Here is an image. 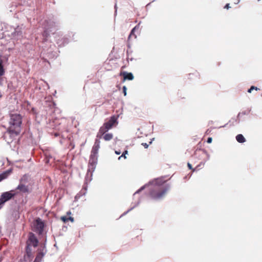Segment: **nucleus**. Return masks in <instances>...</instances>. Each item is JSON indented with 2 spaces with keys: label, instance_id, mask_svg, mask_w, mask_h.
Here are the masks:
<instances>
[{
  "label": "nucleus",
  "instance_id": "1",
  "mask_svg": "<svg viewBox=\"0 0 262 262\" xmlns=\"http://www.w3.org/2000/svg\"><path fill=\"white\" fill-rule=\"evenodd\" d=\"M167 180L164 177L154 179L149 184V196L155 200L164 198L170 189V186L166 183Z\"/></svg>",
  "mask_w": 262,
  "mask_h": 262
},
{
  "label": "nucleus",
  "instance_id": "2",
  "mask_svg": "<svg viewBox=\"0 0 262 262\" xmlns=\"http://www.w3.org/2000/svg\"><path fill=\"white\" fill-rule=\"evenodd\" d=\"M118 116L113 115L110 119L105 122L103 125L100 128L97 137H100L106 133L109 129L112 128L114 126H116L118 123Z\"/></svg>",
  "mask_w": 262,
  "mask_h": 262
},
{
  "label": "nucleus",
  "instance_id": "3",
  "mask_svg": "<svg viewBox=\"0 0 262 262\" xmlns=\"http://www.w3.org/2000/svg\"><path fill=\"white\" fill-rule=\"evenodd\" d=\"M22 124V117L20 115L12 114L10 115L9 122V128L16 130L21 132V126Z\"/></svg>",
  "mask_w": 262,
  "mask_h": 262
},
{
  "label": "nucleus",
  "instance_id": "4",
  "mask_svg": "<svg viewBox=\"0 0 262 262\" xmlns=\"http://www.w3.org/2000/svg\"><path fill=\"white\" fill-rule=\"evenodd\" d=\"M20 133V132L19 131L8 127L4 134V138L6 141L10 143Z\"/></svg>",
  "mask_w": 262,
  "mask_h": 262
},
{
  "label": "nucleus",
  "instance_id": "5",
  "mask_svg": "<svg viewBox=\"0 0 262 262\" xmlns=\"http://www.w3.org/2000/svg\"><path fill=\"white\" fill-rule=\"evenodd\" d=\"M33 227L34 231L38 233L39 234H41L43 232L45 224L40 219L38 218L35 221Z\"/></svg>",
  "mask_w": 262,
  "mask_h": 262
},
{
  "label": "nucleus",
  "instance_id": "6",
  "mask_svg": "<svg viewBox=\"0 0 262 262\" xmlns=\"http://www.w3.org/2000/svg\"><path fill=\"white\" fill-rule=\"evenodd\" d=\"M98 161V156L90 155L88 164V170L89 171H94Z\"/></svg>",
  "mask_w": 262,
  "mask_h": 262
},
{
  "label": "nucleus",
  "instance_id": "7",
  "mask_svg": "<svg viewBox=\"0 0 262 262\" xmlns=\"http://www.w3.org/2000/svg\"><path fill=\"white\" fill-rule=\"evenodd\" d=\"M38 241L34 234L32 232H30L29 234V238L27 241V246H32L34 247H36L38 245Z\"/></svg>",
  "mask_w": 262,
  "mask_h": 262
},
{
  "label": "nucleus",
  "instance_id": "8",
  "mask_svg": "<svg viewBox=\"0 0 262 262\" xmlns=\"http://www.w3.org/2000/svg\"><path fill=\"white\" fill-rule=\"evenodd\" d=\"M195 155H196V156L199 155V156L205 157L204 161L201 162L200 163V164L196 166V168L198 167L200 165H204L205 164V162L209 159V155H208L206 151L205 150L200 149L199 150H196L195 152Z\"/></svg>",
  "mask_w": 262,
  "mask_h": 262
},
{
  "label": "nucleus",
  "instance_id": "9",
  "mask_svg": "<svg viewBox=\"0 0 262 262\" xmlns=\"http://www.w3.org/2000/svg\"><path fill=\"white\" fill-rule=\"evenodd\" d=\"M100 142L99 140L96 139L94 144L92 147V149L91 150V155L98 156V150L100 148Z\"/></svg>",
  "mask_w": 262,
  "mask_h": 262
},
{
  "label": "nucleus",
  "instance_id": "10",
  "mask_svg": "<svg viewBox=\"0 0 262 262\" xmlns=\"http://www.w3.org/2000/svg\"><path fill=\"white\" fill-rule=\"evenodd\" d=\"M120 75L123 77V81H124L126 80H132L134 78V76L132 73H127L126 72H121L120 73Z\"/></svg>",
  "mask_w": 262,
  "mask_h": 262
},
{
  "label": "nucleus",
  "instance_id": "11",
  "mask_svg": "<svg viewBox=\"0 0 262 262\" xmlns=\"http://www.w3.org/2000/svg\"><path fill=\"white\" fill-rule=\"evenodd\" d=\"M140 23H139L137 26H136L131 31L128 37V41H130L132 40V38L136 39L137 38L136 35L135 34V31L136 30L139 29Z\"/></svg>",
  "mask_w": 262,
  "mask_h": 262
},
{
  "label": "nucleus",
  "instance_id": "12",
  "mask_svg": "<svg viewBox=\"0 0 262 262\" xmlns=\"http://www.w3.org/2000/svg\"><path fill=\"white\" fill-rule=\"evenodd\" d=\"M16 189L19 190L20 192L23 193H28L30 192L28 186L22 183H19Z\"/></svg>",
  "mask_w": 262,
  "mask_h": 262
},
{
  "label": "nucleus",
  "instance_id": "13",
  "mask_svg": "<svg viewBox=\"0 0 262 262\" xmlns=\"http://www.w3.org/2000/svg\"><path fill=\"white\" fill-rule=\"evenodd\" d=\"M103 138L106 141L111 140L113 138V135L112 133H105L103 135L101 136L100 138Z\"/></svg>",
  "mask_w": 262,
  "mask_h": 262
},
{
  "label": "nucleus",
  "instance_id": "14",
  "mask_svg": "<svg viewBox=\"0 0 262 262\" xmlns=\"http://www.w3.org/2000/svg\"><path fill=\"white\" fill-rule=\"evenodd\" d=\"M30 176L28 174H24L20 180V183L25 184L29 181Z\"/></svg>",
  "mask_w": 262,
  "mask_h": 262
},
{
  "label": "nucleus",
  "instance_id": "15",
  "mask_svg": "<svg viewBox=\"0 0 262 262\" xmlns=\"http://www.w3.org/2000/svg\"><path fill=\"white\" fill-rule=\"evenodd\" d=\"M44 256V253L42 252H39L36 255V257L34 262H40L42 257Z\"/></svg>",
  "mask_w": 262,
  "mask_h": 262
},
{
  "label": "nucleus",
  "instance_id": "16",
  "mask_svg": "<svg viewBox=\"0 0 262 262\" xmlns=\"http://www.w3.org/2000/svg\"><path fill=\"white\" fill-rule=\"evenodd\" d=\"M236 139L239 143H244L245 141V137L242 134L237 135Z\"/></svg>",
  "mask_w": 262,
  "mask_h": 262
},
{
  "label": "nucleus",
  "instance_id": "17",
  "mask_svg": "<svg viewBox=\"0 0 262 262\" xmlns=\"http://www.w3.org/2000/svg\"><path fill=\"white\" fill-rule=\"evenodd\" d=\"M4 73L5 71L3 65V62L2 60H0V76H3Z\"/></svg>",
  "mask_w": 262,
  "mask_h": 262
},
{
  "label": "nucleus",
  "instance_id": "18",
  "mask_svg": "<svg viewBox=\"0 0 262 262\" xmlns=\"http://www.w3.org/2000/svg\"><path fill=\"white\" fill-rule=\"evenodd\" d=\"M8 175V173L7 172H4L0 174V182L3 180L6 179Z\"/></svg>",
  "mask_w": 262,
  "mask_h": 262
},
{
  "label": "nucleus",
  "instance_id": "19",
  "mask_svg": "<svg viewBox=\"0 0 262 262\" xmlns=\"http://www.w3.org/2000/svg\"><path fill=\"white\" fill-rule=\"evenodd\" d=\"M42 36L45 38H47L49 36V33L48 29H46L42 33Z\"/></svg>",
  "mask_w": 262,
  "mask_h": 262
},
{
  "label": "nucleus",
  "instance_id": "20",
  "mask_svg": "<svg viewBox=\"0 0 262 262\" xmlns=\"http://www.w3.org/2000/svg\"><path fill=\"white\" fill-rule=\"evenodd\" d=\"M26 253L28 256H30L31 254V250L29 246H27Z\"/></svg>",
  "mask_w": 262,
  "mask_h": 262
},
{
  "label": "nucleus",
  "instance_id": "21",
  "mask_svg": "<svg viewBox=\"0 0 262 262\" xmlns=\"http://www.w3.org/2000/svg\"><path fill=\"white\" fill-rule=\"evenodd\" d=\"M127 153H128V151H127V150L124 151L122 153V155H121V156H120V157L118 158V159H119V160H120V159H121L122 157H124V159H126V156H125V155H126V154H127Z\"/></svg>",
  "mask_w": 262,
  "mask_h": 262
},
{
  "label": "nucleus",
  "instance_id": "22",
  "mask_svg": "<svg viewBox=\"0 0 262 262\" xmlns=\"http://www.w3.org/2000/svg\"><path fill=\"white\" fill-rule=\"evenodd\" d=\"M256 90V91H257V90H259V89L258 88H257V87H256V86H252L250 88V89H249L248 90V92L249 93H251V91H252V90Z\"/></svg>",
  "mask_w": 262,
  "mask_h": 262
},
{
  "label": "nucleus",
  "instance_id": "23",
  "mask_svg": "<svg viewBox=\"0 0 262 262\" xmlns=\"http://www.w3.org/2000/svg\"><path fill=\"white\" fill-rule=\"evenodd\" d=\"M60 219H61V221H62L64 223H66V222L68 221V217L65 216H61Z\"/></svg>",
  "mask_w": 262,
  "mask_h": 262
},
{
  "label": "nucleus",
  "instance_id": "24",
  "mask_svg": "<svg viewBox=\"0 0 262 262\" xmlns=\"http://www.w3.org/2000/svg\"><path fill=\"white\" fill-rule=\"evenodd\" d=\"M126 90H127L126 87L125 86H123V94H124V96L126 95Z\"/></svg>",
  "mask_w": 262,
  "mask_h": 262
},
{
  "label": "nucleus",
  "instance_id": "25",
  "mask_svg": "<svg viewBox=\"0 0 262 262\" xmlns=\"http://www.w3.org/2000/svg\"><path fill=\"white\" fill-rule=\"evenodd\" d=\"M187 166H188V168H189V169H192L193 171H194V169L192 168V165L189 163H188Z\"/></svg>",
  "mask_w": 262,
  "mask_h": 262
},
{
  "label": "nucleus",
  "instance_id": "26",
  "mask_svg": "<svg viewBox=\"0 0 262 262\" xmlns=\"http://www.w3.org/2000/svg\"><path fill=\"white\" fill-rule=\"evenodd\" d=\"M212 139L211 137H209L208 139H207V143H210L212 142Z\"/></svg>",
  "mask_w": 262,
  "mask_h": 262
},
{
  "label": "nucleus",
  "instance_id": "27",
  "mask_svg": "<svg viewBox=\"0 0 262 262\" xmlns=\"http://www.w3.org/2000/svg\"><path fill=\"white\" fill-rule=\"evenodd\" d=\"M142 145L145 148H147L148 146V145L146 143H143Z\"/></svg>",
  "mask_w": 262,
  "mask_h": 262
},
{
  "label": "nucleus",
  "instance_id": "28",
  "mask_svg": "<svg viewBox=\"0 0 262 262\" xmlns=\"http://www.w3.org/2000/svg\"><path fill=\"white\" fill-rule=\"evenodd\" d=\"M68 221L70 220L71 222H73L74 221V218L72 217H68Z\"/></svg>",
  "mask_w": 262,
  "mask_h": 262
},
{
  "label": "nucleus",
  "instance_id": "29",
  "mask_svg": "<svg viewBox=\"0 0 262 262\" xmlns=\"http://www.w3.org/2000/svg\"><path fill=\"white\" fill-rule=\"evenodd\" d=\"M70 146H71V149H74V146H75L74 145L73 143H70Z\"/></svg>",
  "mask_w": 262,
  "mask_h": 262
},
{
  "label": "nucleus",
  "instance_id": "30",
  "mask_svg": "<svg viewBox=\"0 0 262 262\" xmlns=\"http://www.w3.org/2000/svg\"><path fill=\"white\" fill-rule=\"evenodd\" d=\"M229 4H227L224 7L226 9H228L229 8Z\"/></svg>",
  "mask_w": 262,
  "mask_h": 262
},
{
  "label": "nucleus",
  "instance_id": "31",
  "mask_svg": "<svg viewBox=\"0 0 262 262\" xmlns=\"http://www.w3.org/2000/svg\"><path fill=\"white\" fill-rule=\"evenodd\" d=\"M115 153H116L117 155H120V151H115Z\"/></svg>",
  "mask_w": 262,
  "mask_h": 262
},
{
  "label": "nucleus",
  "instance_id": "32",
  "mask_svg": "<svg viewBox=\"0 0 262 262\" xmlns=\"http://www.w3.org/2000/svg\"><path fill=\"white\" fill-rule=\"evenodd\" d=\"M68 214H71V212H68Z\"/></svg>",
  "mask_w": 262,
  "mask_h": 262
},
{
  "label": "nucleus",
  "instance_id": "33",
  "mask_svg": "<svg viewBox=\"0 0 262 262\" xmlns=\"http://www.w3.org/2000/svg\"><path fill=\"white\" fill-rule=\"evenodd\" d=\"M195 74H196V76H197V75H198V73H196Z\"/></svg>",
  "mask_w": 262,
  "mask_h": 262
},
{
  "label": "nucleus",
  "instance_id": "34",
  "mask_svg": "<svg viewBox=\"0 0 262 262\" xmlns=\"http://www.w3.org/2000/svg\"><path fill=\"white\" fill-rule=\"evenodd\" d=\"M2 261V259H0V261Z\"/></svg>",
  "mask_w": 262,
  "mask_h": 262
},
{
  "label": "nucleus",
  "instance_id": "35",
  "mask_svg": "<svg viewBox=\"0 0 262 262\" xmlns=\"http://www.w3.org/2000/svg\"><path fill=\"white\" fill-rule=\"evenodd\" d=\"M2 96V95L0 94V97Z\"/></svg>",
  "mask_w": 262,
  "mask_h": 262
},
{
  "label": "nucleus",
  "instance_id": "36",
  "mask_svg": "<svg viewBox=\"0 0 262 262\" xmlns=\"http://www.w3.org/2000/svg\"><path fill=\"white\" fill-rule=\"evenodd\" d=\"M1 208H2V206H1V207H0V209H1Z\"/></svg>",
  "mask_w": 262,
  "mask_h": 262
}]
</instances>
